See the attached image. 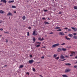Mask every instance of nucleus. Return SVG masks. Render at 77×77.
<instances>
[{
    "instance_id": "f257e3e1",
    "label": "nucleus",
    "mask_w": 77,
    "mask_h": 77,
    "mask_svg": "<svg viewBox=\"0 0 77 77\" xmlns=\"http://www.w3.org/2000/svg\"><path fill=\"white\" fill-rule=\"evenodd\" d=\"M59 45H60V44H59V43H57L56 44H54V45H53L52 46V48H54V47H57V46H59Z\"/></svg>"
},
{
    "instance_id": "f03ea898",
    "label": "nucleus",
    "mask_w": 77,
    "mask_h": 77,
    "mask_svg": "<svg viewBox=\"0 0 77 77\" xmlns=\"http://www.w3.org/2000/svg\"><path fill=\"white\" fill-rule=\"evenodd\" d=\"M71 70V69H66L65 71V72H67V73L69 72H70Z\"/></svg>"
},
{
    "instance_id": "7ed1b4c3",
    "label": "nucleus",
    "mask_w": 77,
    "mask_h": 77,
    "mask_svg": "<svg viewBox=\"0 0 77 77\" xmlns=\"http://www.w3.org/2000/svg\"><path fill=\"white\" fill-rule=\"evenodd\" d=\"M59 35H61V36H63L65 35V34L64 33H63V32H59Z\"/></svg>"
},
{
    "instance_id": "20e7f679",
    "label": "nucleus",
    "mask_w": 77,
    "mask_h": 77,
    "mask_svg": "<svg viewBox=\"0 0 77 77\" xmlns=\"http://www.w3.org/2000/svg\"><path fill=\"white\" fill-rule=\"evenodd\" d=\"M33 62H34V60H31L29 61V63H30V64L33 63Z\"/></svg>"
},
{
    "instance_id": "39448f33",
    "label": "nucleus",
    "mask_w": 77,
    "mask_h": 77,
    "mask_svg": "<svg viewBox=\"0 0 77 77\" xmlns=\"http://www.w3.org/2000/svg\"><path fill=\"white\" fill-rule=\"evenodd\" d=\"M32 35H38V33H36V31L34 30L33 32Z\"/></svg>"
},
{
    "instance_id": "423d86ee",
    "label": "nucleus",
    "mask_w": 77,
    "mask_h": 77,
    "mask_svg": "<svg viewBox=\"0 0 77 77\" xmlns=\"http://www.w3.org/2000/svg\"><path fill=\"white\" fill-rule=\"evenodd\" d=\"M60 58L62 59H65V57L63 54H61L60 56Z\"/></svg>"
},
{
    "instance_id": "0eeeda50",
    "label": "nucleus",
    "mask_w": 77,
    "mask_h": 77,
    "mask_svg": "<svg viewBox=\"0 0 77 77\" xmlns=\"http://www.w3.org/2000/svg\"><path fill=\"white\" fill-rule=\"evenodd\" d=\"M1 2H3V3H6L7 1L6 0H1Z\"/></svg>"
},
{
    "instance_id": "6e6552de",
    "label": "nucleus",
    "mask_w": 77,
    "mask_h": 77,
    "mask_svg": "<svg viewBox=\"0 0 77 77\" xmlns=\"http://www.w3.org/2000/svg\"><path fill=\"white\" fill-rule=\"evenodd\" d=\"M7 16H12L13 15L11 13L9 12L8 13V14H7Z\"/></svg>"
},
{
    "instance_id": "1a4fd4ad",
    "label": "nucleus",
    "mask_w": 77,
    "mask_h": 77,
    "mask_svg": "<svg viewBox=\"0 0 77 77\" xmlns=\"http://www.w3.org/2000/svg\"><path fill=\"white\" fill-rule=\"evenodd\" d=\"M5 11L2 10H0V14H5Z\"/></svg>"
},
{
    "instance_id": "9d476101",
    "label": "nucleus",
    "mask_w": 77,
    "mask_h": 77,
    "mask_svg": "<svg viewBox=\"0 0 77 77\" xmlns=\"http://www.w3.org/2000/svg\"><path fill=\"white\" fill-rule=\"evenodd\" d=\"M62 50L63 51H66L67 50L66 49L64 48H62Z\"/></svg>"
},
{
    "instance_id": "9b49d317",
    "label": "nucleus",
    "mask_w": 77,
    "mask_h": 77,
    "mask_svg": "<svg viewBox=\"0 0 77 77\" xmlns=\"http://www.w3.org/2000/svg\"><path fill=\"white\" fill-rule=\"evenodd\" d=\"M62 49L61 48H59L58 49L57 51H58V52H59V51H62Z\"/></svg>"
},
{
    "instance_id": "f8f14e48",
    "label": "nucleus",
    "mask_w": 77,
    "mask_h": 77,
    "mask_svg": "<svg viewBox=\"0 0 77 77\" xmlns=\"http://www.w3.org/2000/svg\"><path fill=\"white\" fill-rule=\"evenodd\" d=\"M65 38L67 40H70L71 39V38H68L66 36H65Z\"/></svg>"
},
{
    "instance_id": "ddd939ff",
    "label": "nucleus",
    "mask_w": 77,
    "mask_h": 77,
    "mask_svg": "<svg viewBox=\"0 0 77 77\" xmlns=\"http://www.w3.org/2000/svg\"><path fill=\"white\" fill-rule=\"evenodd\" d=\"M68 36H69V37H70L71 38H72V37L73 35L71 34H69L68 35Z\"/></svg>"
},
{
    "instance_id": "4468645a",
    "label": "nucleus",
    "mask_w": 77,
    "mask_h": 77,
    "mask_svg": "<svg viewBox=\"0 0 77 77\" xmlns=\"http://www.w3.org/2000/svg\"><path fill=\"white\" fill-rule=\"evenodd\" d=\"M23 67H24V66L23 65H21L19 67V68H23Z\"/></svg>"
},
{
    "instance_id": "2eb2a0df",
    "label": "nucleus",
    "mask_w": 77,
    "mask_h": 77,
    "mask_svg": "<svg viewBox=\"0 0 77 77\" xmlns=\"http://www.w3.org/2000/svg\"><path fill=\"white\" fill-rule=\"evenodd\" d=\"M63 77H68L66 75H62Z\"/></svg>"
},
{
    "instance_id": "dca6fc26",
    "label": "nucleus",
    "mask_w": 77,
    "mask_h": 77,
    "mask_svg": "<svg viewBox=\"0 0 77 77\" xmlns=\"http://www.w3.org/2000/svg\"><path fill=\"white\" fill-rule=\"evenodd\" d=\"M60 27H56L55 28H54V29H57H57H60Z\"/></svg>"
},
{
    "instance_id": "f3484780",
    "label": "nucleus",
    "mask_w": 77,
    "mask_h": 77,
    "mask_svg": "<svg viewBox=\"0 0 77 77\" xmlns=\"http://www.w3.org/2000/svg\"><path fill=\"white\" fill-rule=\"evenodd\" d=\"M66 65H67L68 66H70L71 65V64L70 63H66L65 64Z\"/></svg>"
},
{
    "instance_id": "a211bd4d",
    "label": "nucleus",
    "mask_w": 77,
    "mask_h": 77,
    "mask_svg": "<svg viewBox=\"0 0 77 77\" xmlns=\"http://www.w3.org/2000/svg\"><path fill=\"white\" fill-rule=\"evenodd\" d=\"M57 54H54V57L55 58L56 57H57Z\"/></svg>"
},
{
    "instance_id": "6ab92c4d",
    "label": "nucleus",
    "mask_w": 77,
    "mask_h": 77,
    "mask_svg": "<svg viewBox=\"0 0 77 77\" xmlns=\"http://www.w3.org/2000/svg\"><path fill=\"white\" fill-rule=\"evenodd\" d=\"M14 1L13 0V1H9L8 2V3H13V2H14Z\"/></svg>"
},
{
    "instance_id": "aec40b11",
    "label": "nucleus",
    "mask_w": 77,
    "mask_h": 77,
    "mask_svg": "<svg viewBox=\"0 0 77 77\" xmlns=\"http://www.w3.org/2000/svg\"><path fill=\"white\" fill-rule=\"evenodd\" d=\"M71 53L72 54H73V55L75 54V52L74 51L71 52Z\"/></svg>"
},
{
    "instance_id": "412c9836",
    "label": "nucleus",
    "mask_w": 77,
    "mask_h": 77,
    "mask_svg": "<svg viewBox=\"0 0 77 77\" xmlns=\"http://www.w3.org/2000/svg\"><path fill=\"white\" fill-rule=\"evenodd\" d=\"M73 38H74V39H77V36L75 35V36H73Z\"/></svg>"
},
{
    "instance_id": "4be33fe9",
    "label": "nucleus",
    "mask_w": 77,
    "mask_h": 77,
    "mask_svg": "<svg viewBox=\"0 0 77 77\" xmlns=\"http://www.w3.org/2000/svg\"><path fill=\"white\" fill-rule=\"evenodd\" d=\"M12 8H16V6L12 5L11 7Z\"/></svg>"
},
{
    "instance_id": "5701e85b",
    "label": "nucleus",
    "mask_w": 77,
    "mask_h": 77,
    "mask_svg": "<svg viewBox=\"0 0 77 77\" xmlns=\"http://www.w3.org/2000/svg\"><path fill=\"white\" fill-rule=\"evenodd\" d=\"M65 45V43H63L61 45Z\"/></svg>"
},
{
    "instance_id": "b1692460",
    "label": "nucleus",
    "mask_w": 77,
    "mask_h": 77,
    "mask_svg": "<svg viewBox=\"0 0 77 77\" xmlns=\"http://www.w3.org/2000/svg\"><path fill=\"white\" fill-rule=\"evenodd\" d=\"M33 40L34 42H35V41H36V39H35V38H33Z\"/></svg>"
},
{
    "instance_id": "393cba45",
    "label": "nucleus",
    "mask_w": 77,
    "mask_h": 77,
    "mask_svg": "<svg viewBox=\"0 0 77 77\" xmlns=\"http://www.w3.org/2000/svg\"><path fill=\"white\" fill-rule=\"evenodd\" d=\"M22 18L23 20H24L26 19V17L25 16H23V17Z\"/></svg>"
},
{
    "instance_id": "a878e982",
    "label": "nucleus",
    "mask_w": 77,
    "mask_h": 77,
    "mask_svg": "<svg viewBox=\"0 0 77 77\" xmlns=\"http://www.w3.org/2000/svg\"><path fill=\"white\" fill-rule=\"evenodd\" d=\"M67 31H68L69 32H71V29H68Z\"/></svg>"
},
{
    "instance_id": "bb28decb",
    "label": "nucleus",
    "mask_w": 77,
    "mask_h": 77,
    "mask_svg": "<svg viewBox=\"0 0 77 77\" xmlns=\"http://www.w3.org/2000/svg\"><path fill=\"white\" fill-rule=\"evenodd\" d=\"M32 70L33 71L35 72V71H36V70L34 68H32Z\"/></svg>"
},
{
    "instance_id": "cd10ccee",
    "label": "nucleus",
    "mask_w": 77,
    "mask_h": 77,
    "mask_svg": "<svg viewBox=\"0 0 77 77\" xmlns=\"http://www.w3.org/2000/svg\"><path fill=\"white\" fill-rule=\"evenodd\" d=\"M45 24H49V23H48L47 22H45Z\"/></svg>"
},
{
    "instance_id": "c85d7f7f",
    "label": "nucleus",
    "mask_w": 77,
    "mask_h": 77,
    "mask_svg": "<svg viewBox=\"0 0 77 77\" xmlns=\"http://www.w3.org/2000/svg\"><path fill=\"white\" fill-rule=\"evenodd\" d=\"M59 59V57H58L57 58H55V59H57V60H58Z\"/></svg>"
},
{
    "instance_id": "c756f323",
    "label": "nucleus",
    "mask_w": 77,
    "mask_h": 77,
    "mask_svg": "<svg viewBox=\"0 0 77 77\" xmlns=\"http://www.w3.org/2000/svg\"><path fill=\"white\" fill-rule=\"evenodd\" d=\"M74 8L75 9H77V6L74 7Z\"/></svg>"
},
{
    "instance_id": "7c9ffc66",
    "label": "nucleus",
    "mask_w": 77,
    "mask_h": 77,
    "mask_svg": "<svg viewBox=\"0 0 77 77\" xmlns=\"http://www.w3.org/2000/svg\"><path fill=\"white\" fill-rule=\"evenodd\" d=\"M77 28H75V30H74V32H77Z\"/></svg>"
},
{
    "instance_id": "2f4dec72",
    "label": "nucleus",
    "mask_w": 77,
    "mask_h": 77,
    "mask_svg": "<svg viewBox=\"0 0 77 77\" xmlns=\"http://www.w3.org/2000/svg\"><path fill=\"white\" fill-rule=\"evenodd\" d=\"M4 33H7V34H8V33H9V32H5H5H4Z\"/></svg>"
},
{
    "instance_id": "473e14b6",
    "label": "nucleus",
    "mask_w": 77,
    "mask_h": 77,
    "mask_svg": "<svg viewBox=\"0 0 77 77\" xmlns=\"http://www.w3.org/2000/svg\"><path fill=\"white\" fill-rule=\"evenodd\" d=\"M71 28L73 30H75V28L74 27H72Z\"/></svg>"
},
{
    "instance_id": "72a5a7b5",
    "label": "nucleus",
    "mask_w": 77,
    "mask_h": 77,
    "mask_svg": "<svg viewBox=\"0 0 77 77\" xmlns=\"http://www.w3.org/2000/svg\"><path fill=\"white\" fill-rule=\"evenodd\" d=\"M28 29H31V27L30 26H29L28 27Z\"/></svg>"
},
{
    "instance_id": "f704fd0d",
    "label": "nucleus",
    "mask_w": 77,
    "mask_h": 77,
    "mask_svg": "<svg viewBox=\"0 0 77 77\" xmlns=\"http://www.w3.org/2000/svg\"><path fill=\"white\" fill-rule=\"evenodd\" d=\"M44 12H47V11H48V10H44Z\"/></svg>"
},
{
    "instance_id": "c9c22d12",
    "label": "nucleus",
    "mask_w": 77,
    "mask_h": 77,
    "mask_svg": "<svg viewBox=\"0 0 77 77\" xmlns=\"http://www.w3.org/2000/svg\"><path fill=\"white\" fill-rule=\"evenodd\" d=\"M0 30L1 31H3V28H1Z\"/></svg>"
},
{
    "instance_id": "e433bc0d",
    "label": "nucleus",
    "mask_w": 77,
    "mask_h": 77,
    "mask_svg": "<svg viewBox=\"0 0 77 77\" xmlns=\"http://www.w3.org/2000/svg\"><path fill=\"white\" fill-rule=\"evenodd\" d=\"M39 46H40V45H37L36 47H39Z\"/></svg>"
},
{
    "instance_id": "4c0bfd02",
    "label": "nucleus",
    "mask_w": 77,
    "mask_h": 77,
    "mask_svg": "<svg viewBox=\"0 0 77 77\" xmlns=\"http://www.w3.org/2000/svg\"><path fill=\"white\" fill-rule=\"evenodd\" d=\"M27 36H29V32H27Z\"/></svg>"
},
{
    "instance_id": "58836bf2",
    "label": "nucleus",
    "mask_w": 77,
    "mask_h": 77,
    "mask_svg": "<svg viewBox=\"0 0 77 77\" xmlns=\"http://www.w3.org/2000/svg\"><path fill=\"white\" fill-rule=\"evenodd\" d=\"M66 60V59H64V60H61V61H64V60Z\"/></svg>"
},
{
    "instance_id": "ea45409f",
    "label": "nucleus",
    "mask_w": 77,
    "mask_h": 77,
    "mask_svg": "<svg viewBox=\"0 0 77 77\" xmlns=\"http://www.w3.org/2000/svg\"><path fill=\"white\" fill-rule=\"evenodd\" d=\"M62 14V12L61 11L59 12V14Z\"/></svg>"
},
{
    "instance_id": "a19ab883",
    "label": "nucleus",
    "mask_w": 77,
    "mask_h": 77,
    "mask_svg": "<svg viewBox=\"0 0 77 77\" xmlns=\"http://www.w3.org/2000/svg\"><path fill=\"white\" fill-rule=\"evenodd\" d=\"M57 31H62L61 29H60L57 30Z\"/></svg>"
},
{
    "instance_id": "79ce46f5",
    "label": "nucleus",
    "mask_w": 77,
    "mask_h": 77,
    "mask_svg": "<svg viewBox=\"0 0 77 77\" xmlns=\"http://www.w3.org/2000/svg\"><path fill=\"white\" fill-rule=\"evenodd\" d=\"M6 42H7V43H8V39L6 40Z\"/></svg>"
},
{
    "instance_id": "37998d69",
    "label": "nucleus",
    "mask_w": 77,
    "mask_h": 77,
    "mask_svg": "<svg viewBox=\"0 0 77 77\" xmlns=\"http://www.w3.org/2000/svg\"><path fill=\"white\" fill-rule=\"evenodd\" d=\"M73 35H77V33H73Z\"/></svg>"
},
{
    "instance_id": "c03bdc74",
    "label": "nucleus",
    "mask_w": 77,
    "mask_h": 77,
    "mask_svg": "<svg viewBox=\"0 0 77 77\" xmlns=\"http://www.w3.org/2000/svg\"><path fill=\"white\" fill-rule=\"evenodd\" d=\"M77 67V66H74V68H76Z\"/></svg>"
},
{
    "instance_id": "a18cd8bd",
    "label": "nucleus",
    "mask_w": 77,
    "mask_h": 77,
    "mask_svg": "<svg viewBox=\"0 0 77 77\" xmlns=\"http://www.w3.org/2000/svg\"><path fill=\"white\" fill-rule=\"evenodd\" d=\"M70 56H71V57H72V56H73V54H72L71 55H70Z\"/></svg>"
},
{
    "instance_id": "49530a36",
    "label": "nucleus",
    "mask_w": 77,
    "mask_h": 77,
    "mask_svg": "<svg viewBox=\"0 0 77 77\" xmlns=\"http://www.w3.org/2000/svg\"><path fill=\"white\" fill-rule=\"evenodd\" d=\"M71 48V46H69L67 47L68 48Z\"/></svg>"
},
{
    "instance_id": "de8ad7c7",
    "label": "nucleus",
    "mask_w": 77,
    "mask_h": 77,
    "mask_svg": "<svg viewBox=\"0 0 77 77\" xmlns=\"http://www.w3.org/2000/svg\"><path fill=\"white\" fill-rule=\"evenodd\" d=\"M64 29H66V30H67V29H68V28H64Z\"/></svg>"
},
{
    "instance_id": "09e8293b",
    "label": "nucleus",
    "mask_w": 77,
    "mask_h": 77,
    "mask_svg": "<svg viewBox=\"0 0 77 77\" xmlns=\"http://www.w3.org/2000/svg\"><path fill=\"white\" fill-rule=\"evenodd\" d=\"M48 57H51V55H48Z\"/></svg>"
},
{
    "instance_id": "8fccbe9b",
    "label": "nucleus",
    "mask_w": 77,
    "mask_h": 77,
    "mask_svg": "<svg viewBox=\"0 0 77 77\" xmlns=\"http://www.w3.org/2000/svg\"><path fill=\"white\" fill-rule=\"evenodd\" d=\"M41 58H42V59H44V57L43 56V57H42Z\"/></svg>"
},
{
    "instance_id": "3c124183",
    "label": "nucleus",
    "mask_w": 77,
    "mask_h": 77,
    "mask_svg": "<svg viewBox=\"0 0 77 77\" xmlns=\"http://www.w3.org/2000/svg\"><path fill=\"white\" fill-rule=\"evenodd\" d=\"M3 22V21L2 20H0V23H2Z\"/></svg>"
},
{
    "instance_id": "603ef678",
    "label": "nucleus",
    "mask_w": 77,
    "mask_h": 77,
    "mask_svg": "<svg viewBox=\"0 0 77 77\" xmlns=\"http://www.w3.org/2000/svg\"><path fill=\"white\" fill-rule=\"evenodd\" d=\"M43 40H44V38H42V39H41V40H40V41H43Z\"/></svg>"
},
{
    "instance_id": "864d4df0",
    "label": "nucleus",
    "mask_w": 77,
    "mask_h": 77,
    "mask_svg": "<svg viewBox=\"0 0 77 77\" xmlns=\"http://www.w3.org/2000/svg\"><path fill=\"white\" fill-rule=\"evenodd\" d=\"M38 40H40L41 41V38H38Z\"/></svg>"
},
{
    "instance_id": "5fc2aeb1",
    "label": "nucleus",
    "mask_w": 77,
    "mask_h": 77,
    "mask_svg": "<svg viewBox=\"0 0 77 77\" xmlns=\"http://www.w3.org/2000/svg\"><path fill=\"white\" fill-rule=\"evenodd\" d=\"M65 57H69V56H67V55H66Z\"/></svg>"
},
{
    "instance_id": "6e6d98bb",
    "label": "nucleus",
    "mask_w": 77,
    "mask_h": 77,
    "mask_svg": "<svg viewBox=\"0 0 77 77\" xmlns=\"http://www.w3.org/2000/svg\"><path fill=\"white\" fill-rule=\"evenodd\" d=\"M50 34H53V32H51L50 33Z\"/></svg>"
},
{
    "instance_id": "4d7b16f0",
    "label": "nucleus",
    "mask_w": 77,
    "mask_h": 77,
    "mask_svg": "<svg viewBox=\"0 0 77 77\" xmlns=\"http://www.w3.org/2000/svg\"><path fill=\"white\" fill-rule=\"evenodd\" d=\"M30 57H32V55H30Z\"/></svg>"
},
{
    "instance_id": "13d9d810",
    "label": "nucleus",
    "mask_w": 77,
    "mask_h": 77,
    "mask_svg": "<svg viewBox=\"0 0 77 77\" xmlns=\"http://www.w3.org/2000/svg\"><path fill=\"white\" fill-rule=\"evenodd\" d=\"M42 19H43V20H45V17H43V18H42Z\"/></svg>"
},
{
    "instance_id": "bf43d9fd",
    "label": "nucleus",
    "mask_w": 77,
    "mask_h": 77,
    "mask_svg": "<svg viewBox=\"0 0 77 77\" xmlns=\"http://www.w3.org/2000/svg\"><path fill=\"white\" fill-rule=\"evenodd\" d=\"M3 5V4L2 3H0V5Z\"/></svg>"
},
{
    "instance_id": "052dcab7",
    "label": "nucleus",
    "mask_w": 77,
    "mask_h": 77,
    "mask_svg": "<svg viewBox=\"0 0 77 77\" xmlns=\"http://www.w3.org/2000/svg\"><path fill=\"white\" fill-rule=\"evenodd\" d=\"M26 74H28V75H29V72H27Z\"/></svg>"
},
{
    "instance_id": "680f3d73",
    "label": "nucleus",
    "mask_w": 77,
    "mask_h": 77,
    "mask_svg": "<svg viewBox=\"0 0 77 77\" xmlns=\"http://www.w3.org/2000/svg\"><path fill=\"white\" fill-rule=\"evenodd\" d=\"M37 43L38 44H41V43L39 42H37Z\"/></svg>"
},
{
    "instance_id": "e2e57ef3",
    "label": "nucleus",
    "mask_w": 77,
    "mask_h": 77,
    "mask_svg": "<svg viewBox=\"0 0 77 77\" xmlns=\"http://www.w3.org/2000/svg\"><path fill=\"white\" fill-rule=\"evenodd\" d=\"M42 48H45V46L43 47H42Z\"/></svg>"
},
{
    "instance_id": "0e129e2a",
    "label": "nucleus",
    "mask_w": 77,
    "mask_h": 77,
    "mask_svg": "<svg viewBox=\"0 0 77 77\" xmlns=\"http://www.w3.org/2000/svg\"><path fill=\"white\" fill-rule=\"evenodd\" d=\"M5 66H7V65H5L4 66V67H5Z\"/></svg>"
},
{
    "instance_id": "69168bd1",
    "label": "nucleus",
    "mask_w": 77,
    "mask_h": 77,
    "mask_svg": "<svg viewBox=\"0 0 77 77\" xmlns=\"http://www.w3.org/2000/svg\"><path fill=\"white\" fill-rule=\"evenodd\" d=\"M14 14H16V11H14Z\"/></svg>"
},
{
    "instance_id": "338daca9",
    "label": "nucleus",
    "mask_w": 77,
    "mask_h": 77,
    "mask_svg": "<svg viewBox=\"0 0 77 77\" xmlns=\"http://www.w3.org/2000/svg\"><path fill=\"white\" fill-rule=\"evenodd\" d=\"M40 77H43V76L41 75H40Z\"/></svg>"
},
{
    "instance_id": "774afa93",
    "label": "nucleus",
    "mask_w": 77,
    "mask_h": 77,
    "mask_svg": "<svg viewBox=\"0 0 77 77\" xmlns=\"http://www.w3.org/2000/svg\"><path fill=\"white\" fill-rule=\"evenodd\" d=\"M75 63H77V61H76Z\"/></svg>"
}]
</instances>
